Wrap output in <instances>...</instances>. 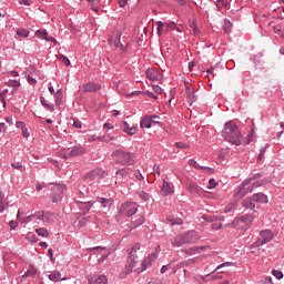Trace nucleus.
<instances>
[{"mask_svg": "<svg viewBox=\"0 0 284 284\" xmlns=\"http://www.w3.org/2000/svg\"><path fill=\"white\" fill-rule=\"evenodd\" d=\"M18 37H22L23 39L30 37V31L26 30V29H19L17 31Z\"/></svg>", "mask_w": 284, "mask_h": 284, "instance_id": "nucleus-38", "label": "nucleus"}, {"mask_svg": "<svg viewBox=\"0 0 284 284\" xmlns=\"http://www.w3.org/2000/svg\"><path fill=\"white\" fill-rule=\"evenodd\" d=\"M27 241H30L31 243H37V242H39V237H37V235H34V233H29L27 235Z\"/></svg>", "mask_w": 284, "mask_h": 284, "instance_id": "nucleus-42", "label": "nucleus"}, {"mask_svg": "<svg viewBox=\"0 0 284 284\" xmlns=\"http://www.w3.org/2000/svg\"><path fill=\"white\" fill-rule=\"evenodd\" d=\"M274 282H272V276H266L261 284H273Z\"/></svg>", "mask_w": 284, "mask_h": 284, "instance_id": "nucleus-56", "label": "nucleus"}, {"mask_svg": "<svg viewBox=\"0 0 284 284\" xmlns=\"http://www.w3.org/2000/svg\"><path fill=\"white\" fill-rule=\"evenodd\" d=\"M8 93V89H4L1 93H0V101L3 105V108H6V95Z\"/></svg>", "mask_w": 284, "mask_h": 284, "instance_id": "nucleus-45", "label": "nucleus"}, {"mask_svg": "<svg viewBox=\"0 0 284 284\" xmlns=\"http://www.w3.org/2000/svg\"><path fill=\"white\" fill-rule=\"evenodd\" d=\"M87 1H89V3H91V6H92V10L94 11V12H99V3H101V0H87Z\"/></svg>", "mask_w": 284, "mask_h": 284, "instance_id": "nucleus-37", "label": "nucleus"}, {"mask_svg": "<svg viewBox=\"0 0 284 284\" xmlns=\"http://www.w3.org/2000/svg\"><path fill=\"white\" fill-rule=\"evenodd\" d=\"M111 156L115 161V163H119L120 165H132V163H134L132 154L122 150L113 151Z\"/></svg>", "mask_w": 284, "mask_h": 284, "instance_id": "nucleus-3", "label": "nucleus"}, {"mask_svg": "<svg viewBox=\"0 0 284 284\" xmlns=\"http://www.w3.org/2000/svg\"><path fill=\"white\" fill-rule=\"evenodd\" d=\"M175 148H178L179 150H187L190 148V144L185 142H176Z\"/></svg>", "mask_w": 284, "mask_h": 284, "instance_id": "nucleus-40", "label": "nucleus"}, {"mask_svg": "<svg viewBox=\"0 0 284 284\" xmlns=\"http://www.w3.org/2000/svg\"><path fill=\"white\" fill-rule=\"evenodd\" d=\"M158 252H161V246H158L154 253L149 254V256L143 260L141 264V268L139 270L140 273L145 272L148 267L152 266V263H154V261H156L158 258V255H156Z\"/></svg>", "mask_w": 284, "mask_h": 284, "instance_id": "nucleus-9", "label": "nucleus"}, {"mask_svg": "<svg viewBox=\"0 0 284 284\" xmlns=\"http://www.w3.org/2000/svg\"><path fill=\"white\" fill-rule=\"evenodd\" d=\"M168 221L171 225H183V220L179 217L168 219Z\"/></svg>", "mask_w": 284, "mask_h": 284, "instance_id": "nucleus-39", "label": "nucleus"}, {"mask_svg": "<svg viewBox=\"0 0 284 284\" xmlns=\"http://www.w3.org/2000/svg\"><path fill=\"white\" fill-rule=\"evenodd\" d=\"M136 212H139V205L134 202H125L120 207L122 216H134Z\"/></svg>", "mask_w": 284, "mask_h": 284, "instance_id": "nucleus-6", "label": "nucleus"}, {"mask_svg": "<svg viewBox=\"0 0 284 284\" xmlns=\"http://www.w3.org/2000/svg\"><path fill=\"white\" fill-rule=\"evenodd\" d=\"M102 174H103V171L98 169L87 173L84 179L87 183H92V181H99Z\"/></svg>", "mask_w": 284, "mask_h": 284, "instance_id": "nucleus-13", "label": "nucleus"}, {"mask_svg": "<svg viewBox=\"0 0 284 284\" xmlns=\"http://www.w3.org/2000/svg\"><path fill=\"white\" fill-rule=\"evenodd\" d=\"M186 94H187V101L190 105H192V103H195L196 94H194V90H192L190 85L186 87Z\"/></svg>", "mask_w": 284, "mask_h": 284, "instance_id": "nucleus-23", "label": "nucleus"}, {"mask_svg": "<svg viewBox=\"0 0 284 284\" xmlns=\"http://www.w3.org/2000/svg\"><path fill=\"white\" fill-rule=\"evenodd\" d=\"M146 79H150V81H161L162 77L159 70L151 68L146 70Z\"/></svg>", "mask_w": 284, "mask_h": 284, "instance_id": "nucleus-15", "label": "nucleus"}, {"mask_svg": "<svg viewBox=\"0 0 284 284\" xmlns=\"http://www.w3.org/2000/svg\"><path fill=\"white\" fill-rule=\"evenodd\" d=\"M159 119V115H145L141 121H140V128L144 130H150V128H153L154 125H161L160 121H156Z\"/></svg>", "mask_w": 284, "mask_h": 284, "instance_id": "nucleus-8", "label": "nucleus"}, {"mask_svg": "<svg viewBox=\"0 0 284 284\" xmlns=\"http://www.w3.org/2000/svg\"><path fill=\"white\" fill-rule=\"evenodd\" d=\"M143 223H145V217H143V215H136L132 220L133 227H139V225H143Z\"/></svg>", "mask_w": 284, "mask_h": 284, "instance_id": "nucleus-26", "label": "nucleus"}, {"mask_svg": "<svg viewBox=\"0 0 284 284\" xmlns=\"http://www.w3.org/2000/svg\"><path fill=\"white\" fill-rule=\"evenodd\" d=\"M36 37H38L39 39H43L45 41V39H48V31L38 30L36 31Z\"/></svg>", "mask_w": 284, "mask_h": 284, "instance_id": "nucleus-36", "label": "nucleus"}, {"mask_svg": "<svg viewBox=\"0 0 284 284\" xmlns=\"http://www.w3.org/2000/svg\"><path fill=\"white\" fill-rule=\"evenodd\" d=\"M272 274L273 276H275V278H277V281H281V278H283V272L281 271L273 270Z\"/></svg>", "mask_w": 284, "mask_h": 284, "instance_id": "nucleus-47", "label": "nucleus"}, {"mask_svg": "<svg viewBox=\"0 0 284 284\" xmlns=\"http://www.w3.org/2000/svg\"><path fill=\"white\" fill-rule=\"evenodd\" d=\"M121 130L123 132H125V134H129V136H134V134H136V132H139V128L130 126V124H128V122L121 123Z\"/></svg>", "mask_w": 284, "mask_h": 284, "instance_id": "nucleus-14", "label": "nucleus"}, {"mask_svg": "<svg viewBox=\"0 0 284 284\" xmlns=\"http://www.w3.org/2000/svg\"><path fill=\"white\" fill-rule=\"evenodd\" d=\"M189 165L196 168V170H207V168L199 165V163H196V161H194V160H189Z\"/></svg>", "mask_w": 284, "mask_h": 284, "instance_id": "nucleus-43", "label": "nucleus"}, {"mask_svg": "<svg viewBox=\"0 0 284 284\" xmlns=\"http://www.w3.org/2000/svg\"><path fill=\"white\" fill-rule=\"evenodd\" d=\"M231 28H232V22H230L227 20L224 21V27H223L224 32L225 33L230 32Z\"/></svg>", "mask_w": 284, "mask_h": 284, "instance_id": "nucleus-49", "label": "nucleus"}, {"mask_svg": "<svg viewBox=\"0 0 284 284\" xmlns=\"http://www.w3.org/2000/svg\"><path fill=\"white\" fill-rule=\"evenodd\" d=\"M114 135H103L102 138H98V141H102L103 143H110L111 141H114Z\"/></svg>", "mask_w": 284, "mask_h": 284, "instance_id": "nucleus-35", "label": "nucleus"}, {"mask_svg": "<svg viewBox=\"0 0 284 284\" xmlns=\"http://www.w3.org/2000/svg\"><path fill=\"white\" fill-rule=\"evenodd\" d=\"M114 45L115 48H120V50H122V52H125L126 48L125 45L121 44V34L118 33L115 40H114Z\"/></svg>", "mask_w": 284, "mask_h": 284, "instance_id": "nucleus-30", "label": "nucleus"}, {"mask_svg": "<svg viewBox=\"0 0 284 284\" xmlns=\"http://www.w3.org/2000/svg\"><path fill=\"white\" fill-rule=\"evenodd\" d=\"M65 184H60L57 186L58 190V195L53 196V203H59V201H61V199H63V192H65Z\"/></svg>", "mask_w": 284, "mask_h": 284, "instance_id": "nucleus-22", "label": "nucleus"}, {"mask_svg": "<svg viewBox=\"0 0 284 284\" xmlns=\"http://www.w3.org/2000/svg\"><path fill=\"white\" fill-rule=\"evenodd\" d=\"M11 166L14 169V170H21V168H23V164L21 162H13L11 164Z\"/></svg>", "mask_w": 284, "mask_h": 284, "instance_id": "nucleus-55", "label": "nucleus"}, {"mask_svg": "<svg viewBox=\"0 0 284 284\" xmlns=\"http://www.w3.org/2000/svg\"><path fill=\"white\" fill-rule=\"evenodd\" d=\"M230 265H232V263H230V262L220 264V265L212 272V274H214V272H219V270H221L222 267H230Z\"/></svg>", "mask_w": 284, "mask_h": 284, "instance_id": "nucleus-51", "label": "nucleus"}, {"mask_svg": "<svg viewBox=\"0 0 284 284\" xmlns=\"http://www.w3.org/2000/svg\"><path fill=\"white\" fill-rule=\"evenodd\" d=\"M85 153V149L82 146H74L71 151L60 152L61 159H70V156H81Z\"/></svg>", "mask_w": 284, "mask_h": 284, "instance_id": "nucleus-11", "label": "nucleus"}, {"mask_svg": "<svg viewBox=\"0 0 284 284\" xmlns=\"http://www.w3.org/2000/svg\"><path fill=\"white\" fill-rule=\"evenodd\" d=\"M98 203H101L102 207H104V209H110L111 205H112V200L103 199V197H98Z\"/></svg>", "mask_w": 284, "mask_h": 284, "instance_id": "nucleus-27", "label": "nucleus"}, {"mask_svg": "<svg viewBox=\"0 0 284 284\" xmlns=\"http://www.w3.org/2000/svg\"><path fill=\"white\" fill-rule=\"evenodd\" d=\"M219 185V183L216 182V180L211 179L209 181V190H214V187H216Z\"/></svg>", "mask_w": 284, "mask_h": 284, "instance_id": "nucleus-50", "label": "nucleus"}, {"mask_svg": "<svg viewBox=\"0 0 284 284\" xmlns=\"http://www.w3.org/2000/svg\"><path fill=\"white\" fill-rule=\"evenodd\" d=\"M8 207V203H6L3 200H0V212H3Z\"/></svg>", "mask_w": 284, "mask_h": 284, "instance_id": "nucleus-59", "label": "nucleus"}, {"mask_svg": "<svg viewBox=\"0 0 284 284\" xmlns=\"http://www.w3.org/2000/svg\"><path fill=\"white\" fill-rule=\"evenodd\" d=\"M27 81L29 85H37V78H32V75H28Z\"/></svg>", "mask_w": 284, "mask_h": 284, "instance_id": "nucleus-53", "label": "nucleus"}, {"mask_svg": "<svg viewBox=\"0 0 284 284\" xmlns=\"http://www.w3.org/2000/svg\"><path fill=\"white\" fill-rule=\"evenodd\" d=\"M156 26H158V36L161 37V34H163V29L165 28V23L158 21Z\"/></svg>", "mask_w": 284, "mask_h": 284, "instance_id": "nucleus-41", "label": "nucleus"}, {"mask_svg": "<svg viewBox=\"0 0 284 284\" xmlns=\"http://www.w3.org/2000/svg\"><path fill=\"white\" fill-rule=\"evenodd\" d=\"M252 223H254V216L253 215H243L239 219H235L231 225L233 227H240V230H250L252 227Z\"/></svg>", "mask_w": 284, "mask_h": 284, "instance_id": "nucleus-4", "label": "nucleus"}, {"mask_svg": "<svg viewBox=\"0 0 284 284\" xmlns=\"http://www.w3.org/2000/svg\"><path fill=\"white\" fill-rule=\"evenodd\" d=\"M274 239V233L270 230H264L260 232V235L257 237V245H267Z\"/></svg>", "mask_w": 284, "mask_h": 284, "instance_id": "nucleus-10", "label": "nucleus"}, {"mask_svg": "<svg viewBox=\"0 0 284 284\" xmlns=\"http://www.w3.org/2000/svg\"><path fill=\"white\" fill-rule=\"evenodd\" d=\"M62 100H63V91L58 90L55 92V105H61Z\"/></svg>", "mask_w": 284, "mask_h": 284, "instance_id": "nucleus-33", "label": "nucleus"}, {"mask_svg": "<svg viewBox=\"0 0 284 284\" xmlns=\"http://www.w3.org/2000/svg\"><path fill=\"white\" fill-rule=\"evenodd\" d=\"M18 226H19V223L17 221L9 222V227H11V230H16Z\"/></svg>", "mask_w": 284, "mask_h": 284, "instance_id": "nucleus-58", "label": "nucleus"}, {"mask_svg": "<svg viewBox=\"0 0 284 284\" xmlns=\"http://www.w3.org/2000/svg\"><path fill=\"white\" fill-rule=\"evenodd\" d=\"M40 101H41L43 108H45V109L49 110L50 112H54V105L49 104V103L45 101V98H41Z\"/></svg>", "mask_w": 284, "mask_h": 284, "instance_id": "nucleus-34", "label": "nucleus"}, {"mask_svg": "<svg viewBox=\"0 0 284 284\" xmlns=\"http://www.w3.org/2000/svg\"><path fill=\"white\" fill-rule=\"evenodd\" d=\"M118 3L120 8H125V6H128V0H118Z\"/></svg>", "mask_w": 284, "mask_h": 284, "instance_id": "nucleus-62", "label": "nucleus"}, {"mask_svg": "<svg viewBox=\"0 0 284 284\" xmlns=\"http://www.w3.org/2000/svg\"><path fill=\"white\" fill-rule=\"evenodd\" d=\"M171 243L175 247H181V245H185V243H187L185 241V234L175 236L173 240H171Z\"/></svg>", "mask_w": 284, "mask_h": 284, "instance_id": "nucleus-21", "label": "nucleus"}, {"mask_svg": "<svg viewBox=\"0 0 284 284\" xmlns=\"http://www.w3.org/2000/svg\"><path fill=\"white\" fill-rule=\"evenodd\" d=\"M153 92H155V94H162L163 89L159 85H153Z\"/></svg>", "mask_w": 284, "mask_h": 284, "instance_id": "nucleus-57", "label": "nucleus"}, {"mask_svg": "<svg viewBox=\"0 0 284 284\" xmlns=\"http://www.w3.org/2000/svg\"><path fill=\"white\" fill-rule=\"evenodd\" d=\"M222 135L225 141H229V143H232L233 145H241V131H239V126H236L234 122L230 121L225 123Z\"/></svg>", "mask_w": 284, "mask_h": 284, "instance_id": "nucleus-2", "label": "nucleus"}, {"mask_svg": "<svg viewBox=\"0 0 284 284\" xmlns=\"http://www.w3.org/2000/svg\"><path fill=\"white\" fill-rule=\"evenodd\" d=\"M253 201L255 203H267V195L263 193H256L253 195Z\"/></svg>", "mask_w": 284, "mask_h": 284, "instance_id": "nucleus-24", "label": "nucleus"}, {"mask_svg": "<svg viewBox=\"0 0 284 284\" xmlns=\"http://www.w3.org/2000/svg\"><path fill=\"white\" fill-rule=\"evenodd\" d=\"M138 194L142 201H150V194L145 193L144 191H140Z\"/></svg>", "mask_w": 284, "mask_h": 284, "instance_id": "nucleus-46", "label": "nucleus"}, {"mask_svg": "<svg viewBox=\"0 0 284 284\" xmlns=\"http://www.w3.org/2000/svg\"><path fill=\"white\" fill-rule=\"evenodd\" d=\"M9 88H21V82L19 80H9L6 82Z\"/></svg>", "mask_w": 284, "mask_h": 284, "instance_id": "nucleus-32", "label": "nucleus"}, {"mask_svg": "<svg viewBox=\"0 0 284 284\" xmlns=\"http://www.w3.org/2000/svg\"><path fill=\"white\" fill-rule=\"evenodd\" d=\"M21 130H22V135L24 136V139H28V136H30V133L28 132V129L24 126Z\"/></svg>", "mask_w": 284, "mask_h": 284, "instance_id": "nucleus-63", "label": "nucleus"}, {"mask_svg": "<svg viewBox=\"0 0 284 284\" xmlns=\"http://www.w3.org/2000/svg\"><path fill=\"white\" fill-rule=\"evenodd\" d=\"M221 227H223V225L221 223L212 224V230H221Z\"/></svg>", "mask_w": 284, "mask_h": 284, "instance_id": "nucleus-64", "label": "nucleus"}, {"mask_svg": "<svg viewBox=\"0 0 284 284\" xmlns=\"http://www.w3.org/2000/svg\"><path fill=\"white\" fill-rule=\"evenodd\" d=\"M139 270H141V265L139 264V258L128 257L126 265L122 274H124V276H128V274H132V272H138L139 274H141Z\"/></svg>", "mask_w": 284, "mask_h": 284, "instance_id": "nucleus-5", "label": "nucleus"}, {"mask_svg": "<svg viewBox=\"0 0 284 284\" xmlns=\"http://www.w3.org/2000/svg\"><path fill=\"white\" fill-rule=\"evenodd\" d=\"M232 210H234V203H230V204L224 209V213H225V214H230V212H232Z\"/></svg>", "mask_w": 284, "mask_h": 284, "instance_id": "nucleus-54", "label": "nucleus"}, {"mask_svg": "<svg viewBox=\"0 0 284 284\" xmlns=\"http://www.w3.org/2000/svg\"><path fill=\"white\" fill-rule=\"evenodd\" d=\"M36 233L38 236H42L43 239H48L50 236V233L47 231L45 227L36 229Z\"/></svg>", "mask_w": 284, "mask_h": 284, "instance_id": "nucleus-28", "label": "nucleus"}, {"mask_svg": "<svg viewBox=\"0 0 284 284\" xmlns=\"http://www.w3.org/2000/svg\"><path fill=\"white\" fill-rule=\"evenodd\" d=\"M161 194L162 196H170L174 194V187H172V184H170L168 181H163V185L161 187Z\"/></svg>", "mask_w": 284, "mask_h": 284, "instance_id": "nucleus-16", "label": "nucleus"}, {"mask_svg": "<svg viewBox=\"0 0 284 284\" xmlns=\"http://www.w3.org/2000/svg\"><path fill=\"white\" fill-rule=\"evenodd\" d=\"M139 252H141V244L135 243V244L129 250V257H130V258H139Z\"/></svg>", "mask_w": 284, "mask_h": 284, "instance_id": "nucleus-20", "label": "nucleus"}, {"mask_svg": "<svg viewBox=\"0 0 284 284\" xmlns=\"http://www.w3.org/2000/svg\"><path fill=\"white\" fill-rule=\"evenodd\" d=\"M50 281H65V277H61V273L55 271L49 275Z\"/></svg>", "mask_w": 284, "mask_h": 284, "instance_id": "nucleus-29", "label": "nucleus"}, {"mask_svg": "<svg viewBox=\"0 0 284 284\" xmlns=\"http://www.w3.org/2000/svg\"><path fill=\"white\" fill-rule=\"evenodd\" d=\"M89 284H108V277L105 275L90 276Z\"/></svg>", "mask_w": 284, "mask_h": 284, "instance_id": "nucleus-17", "label": "nucleus"}, {"mask_svg": "<svg viewBox=\"0 0 284 284\" xmlns=\"http://www.w3.org/2000/svg\"><path fill=\"white\" fill-rule=\"evenodd\" d=\"M84 92H99L101 90V84L89 82L83 85Z\"/></svg>", "mask_w": 284, "mask_h": 284, "instance_id": "nucleus-19", "label": "nucleus"}, {"mask_svg": "<svg viewBox=\"0 0 284 284\" xmlns=\"http://www.w3.org/2000/svg\"><path fill=\"white\" fill-rule=\"evenodd\" d=\"M258 179H261L258 173L254 174L252 178L246 179L235 192V201H241L243 196L250 194V192H254V187H261V185H265V182H258Z\"/></svg>", "mask_w": 284, "mask_h": 284, "instance_id": "nucleus-1", "label": "nucleus"}, {"mask_svg": "<svg viewBox=\"0 0 284 284\" xmlns=\"http://www.w3.org/2000/svg\"><path fill=\"white\" fill-rule=\"evenodd\" d=\"M189 190H190L191 192H199V185H196V184H191V185L189 186Z\"/></svg>", "mask_w": 284, "mask_h": 284, "instance_id": "nucleus-61", "label": "nucleus"}, {"mask_svg": "<svg viewBox=\"0 0 284 284\" xmlns=\"http://www.w3.org/2000/svg\"><path fill=\"white\" fill-rule=\"evenodd\" d=\"M134 176L138 181H145V178L143 176V174H141V171H135Z\"/></svg>", "mask_w": 284, "mask_h": 284, "instance_id": "nucleus-52", "label": "nucleus"}, {"mask_svg": "<svg viewBox=\"0 0 284 284\" xmlns=\"http://www.w3.org/2000/svg\"><path fill=\"white\" fill-rule=\"evenodd\" d=\"M115 174H116L115 183L121 185L123 183H128L130 176L134 174V171H132V169L130 168H125V169L118 170Z\"/></svg>", "mask_w": 284, "mask_h": 284, "instance_id": "nucleus-7", "label": "nucleus"}, {"mask_svg": "<svg viewBox=\"0 0 284 284\" xmlns=\"http://www.w3.org/2000/svg\"><path fill=\"white\" fill-rule=\"evenodd\" d=\"M258 247H262V245L258 244V241H256L254 244H252V245L250 246V252H251V254H254V253L256 252V250H258Z\"/></svg>", "mask_w": 284, "mask_h": 284, "instance_id": "nucleus-44", "label": "nucleus"}, {"mask_svg": "<svg viewBox=\"0 0 284 284\" xmlns=\"http://www.w3.org/2000/svg\"><path fill=\"white\" fill-rule=\"evenodd\" d=\"M202 219H203V221H206L207 223L214 222V217L209 216V215H203Z\"/></svg>", "mask_w": 284, "mask_h": 284, "instance_id": "nucleus-60", "label": "nucleus"}, {"mask_svg": "<svg viewBox=\"0 0 284 284\" xmlns=\"http://www.w3.org/2000/svg\"><path fill=\"white\" fill-rule=\"evenodd\" d=\"M254 203L255 202H254L253 197L252 199L247 197L244 201H242L243 207H247V210H254V207H256V205Z\"/></svg>", "mask_w": 284, "mask_h": 284, "instance_id": "nucleus-25", "label": "nucleus"}, {"mask_svg": "<svg viewBox=\"0 0 284 284\" xmlns=\"http://www.w3.org/2000/svg\"><path fill=\"white\" fill-rule=\"evenodd\" d=\"M79 207L84 212H90V209L92 207V202H80Z\"/></svg>", "mask_w": 284, "mask_h": 284, "instance_id": "nucleus-31", "label": "nucleus"}, {"mask_svg": "<svg viewBox=\"0 0 284 284\" xmlns=\"http://www.w3.org/2000/svg\"><path fill=\"white\" fill-rule=\"evenodd\" d=\"M184 239L186 241V243H196V241H199V233H196V231H190L187 233L184 234Z\"/></svg>", "mask_w": 284, "mask_h": 284, "instance_id": "nucleus-18", "label": "nucleus"}, {"mask_svg": "<svg viewBox=\"0 0 284 284\" xmlns=\"http://www.w3.org/2000/svg\"><path fill=\"white\" fill-rule=\"evenodd\" d=\"M43 216V211H39L38 213L33 215H29L24 217L23 220L21 219V212L18 211L17 219L20 221V223H30L31 221H39Z\"/></svg>", "mask_w": 284, "mask_h": 284, "instance_id": "nucleus-12", "label": "nucleus"}, {"mask_svg": "<svg viewBox=\"0 0 284 284\" xmlns=\"http://www.w3.org/2000/svg\"><path fill=\"white\" fill-rule=\"evenodd\" d=\"M60 61H62V63H64V65H70V59H68V57L60 54L59 55Z\"/></svg>", "mask_w": 284, "mask_h": 284, "instance_id": "nucleus-48", "label": "nucleus"}]
</instances>
